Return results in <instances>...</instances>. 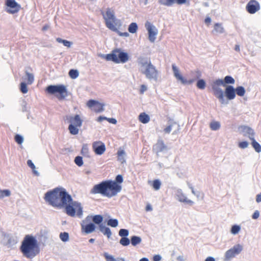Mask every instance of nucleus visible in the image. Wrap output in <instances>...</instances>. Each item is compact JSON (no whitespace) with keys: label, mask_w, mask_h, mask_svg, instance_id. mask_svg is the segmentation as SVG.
Returning a JSON list of instances; mask_svg holds the SVG:
<instances>
[{"label":"nucleus","mask_w":261,"mask_h":261,"mask_svg":"<svg viewBox=\"0 0 261 261\" xmlns=\"http://www.w3.org/2000/svg\"><path fill=\"white\" fill-rule=\"evenodd\" d=\"M63 44L65 46H66L67 47H70L71 45L72 44V42L66 40H64L63 42Z\"/></svg>","instance_id":"obj_59"},{"label":"nucleus","mask_w":261,"mask_h":261,"mask_svg":"<svg viewBox=\"0 0 261 261\" xmlns=\"http://www.w3.org/2000/svg\"><path fill=\"white\" fill-rule=\"evenodd\" d=\"M20 91L23 94H25L28 92V88L27 87V85L24 82H21L20 84Z\"/></svg>","instance_id":"obj_44"},{"label":"nucleus","mask_w":261,"mask_h":261,"mask_svg":"<svg viewBox=\"0 0 261 261\" xmlns=\"http://www.w3.org/2000/svg\"><path fill=\"white\" fill-rule=\"evenodd\" d=\"M162 259V257L160 255H155L153 257V261H160Z\"/></svg>","instance_id":"obj_63"},{"label":"nucleus","mask_w":261,"mask_h":261,"mask_svg":"<svg viewBox=\"0 0 261 261\" xmlns=\"http://www.w3.org/2000/svg\"><path fill=\"white\" fill-rule=\"evenodd\" d=\"M28 166L30 167L32 169H34L36 168L34 164L32 162V161L30 160H28L27 161Z\"/></svg>","instance_id":"obj_58"},{"label":"nucleus","mask_w":261,"mask_h":261,"mask_svg":"<svg viewBox=\"0 0 261 261\" xmlns=\"http://www.w3.org/2000/svg\"><path fill=\"white\" fill-rule=\"evenodd\" d=\"M119 235L121 238L127 237L129 235V231L126 229H120L118 232Z\"/></svg>","instance_id":"obj_47"},{"label":"nucleus","mask_w":261,"mask_h":261,"mask_svg":"<svg viewBox=\"0 0 261 261\" xmlns=\"http://www.w3.org/2000/svg\"><path fill=\"white\" fill-rule=\"evenodd\" d=\"M5 5L7 6L5 10L9 14L16 13L21 8V6L15 0H6Z\"/></svg>","instance_id":"obj_11"},{"label":"nucleus","mask_w":261,"mask_h":261,"mask_svg":"<svg viewBox=\"0 0 261 261\" xmlns=\"http://www.w3.org/2000/svg\"><path fill=\"white\" fill-rule=\"evenodd\" d=\"M235 88L231 85L227 86L225 87L224 91V98L228 101L234 99L236 97Z\"/></svg>","instance_id":"obj_16"},{"label":"nucleus","mask_w":261,"mask_h":261,"mask_svg":"<svg viewBox=\"0 0 261 261\" xmlns=\"http://www.w3.org/2000/svg\"><path fill=\"white\" fill-rule=\"evenodd\" d=\"M172 124H170L167 126L164 130L165 133L169 134L172 129Z\"/></svg>","instance_id":"obj_60"},{"label":"nucleus","mask_w":261,"mask_h":261,"mask_svg":"<svg viewBox=\"0 0 261 261\" xmlns=\"http://www.w3.org/2000/svg\"><path fill=\"white\" fill-rule=\"evenodd\" d=\"M103 256L107 261H116V258H115L113 256L109 254L107 252H105Z\"/></svg>","instance_id":"obj_53"},{"label":"nucleus","mask_w":261,"mask_h":261,"mask_svg":"<svg viewBox=\"0 0 261 261\" xmlns=\"http://www.w3.org/2000/svg\"><path fill=\"white\" fill-rule=\"evenodd\" d=\"M138 60L139 63L143 68H144L143 69L145 68L146 67H147L148 65L149 64V62H148L147 59L145 58H139Z\"/></svg>","instance_id":"obj_40"},{"label":"nucleus","mask_w":261,"mask_h":261,"mask_svg":"<svg viewBox=\"0 0 261 261\" xmlns=\"http://www.w3.org/2000/svg\"><path fill=\"white\" fill-rule=\"evenodd\" d=\"M107 225L112 227H116L118 225V221L116 219H110L107 221Z\"/></svg>","instance_id":"obj_39"},{"label":"nucleus","mask_w":261,"mask_h":261,"mask_svg":"<svg viewBox=\"0 0 261 261\" xmlns=\"http://www.w3.org/2000/svg\"><path fill=\"white\" fill-rule=\"evenodd\" d=\"M97 101H96L95 100L90 99L89 101H88L87 105L88 107L90 108H94L95 106L96 105V104L97 103Z\"/></svg>","instance_id":"obj_54"},{"label":"nucleus","mask_w":261,"mask_h":261,"mask_svg":"<svg viewBox=\"0 0 261 261\" xmlns=\"http://www.w3.org/2000/svg\"><path fill=\"white\" fill-rule=\"evenodd\" d=\"M66 120L70 124H73L80 127L82 125L83 120L81 119L80 116L78 114L72 116H66Z\"/></svg>","instance_id":"obj_18"},{"label":"nucleus","mask_w":261,"mask_h":261,"mask_svg":"<svg viewBox=\"0 0 261 261\" xmlns=\"http://www.w3.org/2000/svg\"><path fill=\"white\" fill-rule=\"evenodd\" d=\"M172 69L173 70V74L175 77L179 81L181 84L184 85H190L193 83L195 80L191 79L190 80H187L185 79L180 73L178 68L175 65V64H173L172 65Z\"/></svg>","instance_id":"obj_13"},{"label":"nucleus","mask_w":261,"mask_h":261,"mask_svg":"<svg viewBox=\"0 0 261 261\" xmlns=\"http://www.w3.org/2000/svg\"><path fill=\"white\" fill-rule=\"evenodd\" d=\"M119 243L123 246H127L130 243V239L127 237L121 238L120 240Z\"/></svg>","instance_id":"obj_42"},{"label":"nucleus","mask_w":261,"mask_h":261,"mask_svg":"<svg viewBox=\"0 0 261 261\" xmlns=\"http://www.w3.org/2000/svg\"><path fill=\"white\" fill-rule=\"evenodd\" d=\"M197 88L201 90H203L206 87V83L203 79H199L196 83Z\"/></svg>","instance_id":"obj_37"},{"label":"nucleus","mask_w":261,"mask_h":261,"mask_svg":"<svg viewBox=\"0 0 261 261\" xmlns=\"http://www.w3.org/2000/svg\"><path fill=\"white\" fill-rule=\"evenodd\" d=\"M167 150V146L165 144L164 141L161 139H159L156 143L153 146V150L156 153Z\"/></svg>","instance_id":"obj_20"},{"label":"nucleus","mask_w":261,"mask_h":261,"mask_svg":"<svg viewBox=\"0 0 261 261\" xmlns=\"http://www.w3.org/2000/svg\"><path fill=\"white\" fill-rule=\"evenodd\" d=\"M117 154L118 156V160L121 161V163H123L125 162L124 158H121V156H125V152L123 150H119L117 152Z\"/></svg>","instance_id":"obj_51"},{"label":"nucleus","mask_w":261,"mask_h":261,"mask_svg":"<svg viewBox=\"0 0 261 261\" xmlns=\"http://www.w3.org/2000/svg\"><path fill=\"white\" fill-rule=\"evenodd\" d=\"M175 195L176 199L180 202L187 203L190 205H192L194 203L191 200L187 199L181 189H177L176 191Z\"/></svg>","instance_id":"obj_21"},{"label":"nucleus","mask_w":261,"mask_h":261,"mask_svg":"<svg viewBox=\"0 0 261 261\" xmlns=\"http://www.w3.org/2000/svg\"><path fill=\"white\" fill-rule=\"evenodd\" d=\"M248 142L247 141H242L239 143V147L242 149H245L248 147Z\"/></svg>","instance_id":"obj_55"},{"label":"nucleus","mask_w":261,"mask_h":261,"mask_svg":"<svg viewBox=\"0 0 261 261\" xmlns=\"http://www.w3.org/2000/svg\"><path fill=\"white\" fill-rule=\"evenodd\" d=\"M81 154L85 157L89 158V151L87 144H84L81 149Z\"/></svg>","instance_id":"obj_32"},{"label":"nucleus","mask_w":261,"mask_h":261,"mask_svg":"<svg viewBox=\"0 0 261 261\" xmlns=\"http://www.w3.org/2000/svg\"><path fill=\"white\" fill-rule=\"evenodd\" d=\"M146 90H147V87L144 85H142L141 86L140 92L141 94H143Z\"/></svg>","instance_id":"obj_61"},{"label":"nucleus","mask_w":261,"mask_h":261,"mask_svg":"<svg viewBox=\"0 0 261 261\" xmlns=\"http://www.w3.org/2000/svg\"><path fill=\"white\" fill-rule=\"evenodd\" d=\"M187 185L189 187V188L191 190L192 193L195 195H196L197 197L199 196V192H197V193L195 192V191L194 189V188L193 187L192 185L189 182H187Z\"/></svg>","instance_id":"obj_56"},{"label":"nucleus","mask_w":261,"mask_h":261,"mask_svg":"<svg viewBox=\"0 0 261 261\" xmlns=\"http://www.w3.org/2000/svg\"><path fill=\"white\" fill-rule=\"evenodd\" d=\"M241 229V227L239 225H234L231 227L230 232L233 234H237L239 233Z\"/></svg>","instance_id":"obj_48"},{"label":"nucleus","mask_w":261,"mask_h":261,"mask_svg":"<svg viewBox=\"0 0 261 261\" xmlns=\"http://www.w3.org/2000/svg\"><path fill=\"white\" fill-rule=\"evenodd\" d=\"M46 91L51 94L58 93L59 96L58 98L59 100L65 99L68 95L67 88L63 85H49L47 87Z\"/></svg>","instance_id":"obj_6"},{"label":"nucleus","mask_w":261,"mask_h":261,"mask_svg":"<svg viewBox=\"0 0 261 261\" xmlns=\"http://www.w3.org/2000/svg\"><path fill=\"white\" fill-rule=\"evenodd\" d=\"M246 9L250 14H254L260 9L259 3L256 0H251L247 4Z\"/></svg>","instance_id":"obj_15"},{"label":"nucleus","mask_w":261,"mask_h":261,"mask_svg":"<svg viewBox=\"0 0 261 261\" xmlns=\"http://www.w3.org/2000/svg\"><path fill=\"white\" fill-rule=\"evenodd\" d=\"M90 217H91V221L92 220L93 221V223H94V224H97L98 225V226L101 224H103V223H102L103 220V217L102 215H90Z\"/></svg>","instance_id":"obj_25"},{"label":"nucleus","mask_w":261,"mask_h":261,"mask_svg":"<svg viewBox=\"0 0 261 261\" xmlns=\"http://www.w3.org/2000/svg\"><path fill=\"white\" fill-rule=\"evenodd\" d=\"M139 119L141 122L145 124L149 121L150 118L147 114L145 113H142L139 116Z\"/></svg>","instance_id":"obj_28"},{"label":"nucleus","mask_w":261,"mask_h":261,"mask_svg":"<svg viewBox=\"0 0 261 261\" xmlns=\"http://www.w3.org/2000/svg\"><path fill=\"white\" fill-rule=\"evenodd\" d=\"M79 126L73 125V124H70L68 126V129L69 133L72 135H75L78 134L79 132Z\"/></svg>","instance_id":"obj_29"},{"label":"nucleus","mask_w":261,"mask_h":261,"mask_svg":"<svg viewBox=\"0 0 261 261\" xmlns=\"http://www.w3.org/2000/svg\"><path fill=\"white\" fill-rule=\"evenodd\" d=\"M99 230L104 235L106 236L108 239L110 238L112 236V232L109 227H106L103 224L99 225Z\"/></svg>","instance_id":"obj_24"},{"label":"nucleus","mask_w":261,"mask_h":261,"mask_svg":"<svg viewBox=\"0 0 261 261\" xmlns=\"http://www.w3.org/2000/svg\"><path fill=\"white\" fill-rule=\"evenodd\" d=\"M59 236L60 239L64 242H66L69 240V234L68 232H61Z\"/></svg>","instance_id":"obj_45"},{"label":"nucleus","mask_w":261,"mask_h":261,"mask_svg":"<svg viewBox=\"0 0 261 261\" xmlns=\"http://www.w3.org/2000/svg\"><path fill=\"white\" fill-rule=\"evenodd\" d=\"M104 104L101 103L97 101V103L95 106L93 110L97 113H100L104 111Z\"/></svg>","instance_id":"obj_38"},{"label":"nucleus","mask_w":261,"mask_h":261,"mask_svg":"<svg viewBox=\"0 0 261 261\" xmlns=\"http://www.w3.org/2000/svg\"><path fill=\"white\" fill-rule=\"evenodd\" d=\"M240 129L242 133H243L244 136L248 137L250 140L254 138L255 133L254 130L250 127L248 126H241Z\"/></svg>","instance_id":"obj_22"},{"label":"nucleus","mask_w":261,"mask_h":261,"mask_svg":"<svg viewBox=\"0 0 261 261\" xmlns=\"http://www.w3.org/2000/svg\"><path fill=\"white\" fill-rule=\"evenodd\" d=\"M90 193L92 194H99L108 198H112L117 195L108 180L102 181L94 185L90 190Z\"/></svg>","instance_id":"obj_3"},{"label":"nucleus","mask_w":261,"mask_h":261,"mask_svg":"<svg viewBox=\"0 0 261 261\" xmlns=\"http://www.w3.org/2000/svg\"><path fill=\"white\" fill-rule=\"evenodd\" d=\"M140 71L145 74L146 77L150 81L156 82L158 79V71L155 67L149 61V64L145 68H141Z\"/></svg>","instance_id":"obj_7"},{"label":"nucleus","mask_w":261,"mask_h":261,"mask_svg":"<svg viewBox=\"0 0 261 261\" xmlns=\"http://www.w3.org/2000/svg\"><path fill=\"white\" fill-rule=\"evenodd\" d=\"M75 164L79 167H81L83 165V158L81 156H77L74 159Z\"/></svg>","instance_id":"obj_50"},{"label":"nucleus","mask_w":261,"mask_h":261,"mask_svg":"<svg viewBox=\"0 0 261 261\" xmlns=\"http://www.w3.org/2000/svg\"><path fill=\"white\" fill-rule=\"evenodd\" d=\"M259 216V212L258 210H256L253 215H252V218L253 219H257Z\"/></svg>","instance_id":"obj_57"},{"label":"nucleus","mask_w":261,"mask_h":261,"mask_svg":"<svg viewBox=\"0 0 261 261\" xmlns=\"http://www.w3.org/2000/svg\"><path fill=\"white\" fill-rule=\"evenodd\" d=\"M145 26L148 33L149 40L152 43L154 42L157 34L155 27L148 21L145 23Z\"/></svg>","instance_id":"obj_14"},{"label":"nucleus","mask_w":261,"mask_h":261,"mask_svg":"<svg viewBox=\"0 0 261 261\" xmlns=\"http://www.w3.org/2000/svg\"><path fill=\"white\" fill-rule=\"evenodd\" d=\"M100 56L107 61H111L115 63H125L129 59L128 54L123 51L120 48L115 49L111 53L102 54Z\"/></svg>","instance_id":"obj_4"},{"label":"nucleus","mask_w":261,"mask_h":261,"mask_svg":"<svg viewBox=\"0 0 261 261\" xmlns=\"http://www.w3.org/2000/svg\"><path fill=\"white\" fill-rule=\"evenodd\" d=\"M252 141L251 145L256 152L259 153L261 152V145L255 140L254 138L251 140Z\"/></svg>","instance_id":"obj_30"},{"label":"nucleus","mask_w":261,"mask_h":261,"mask_svg":"<svg viewBox=\"0 0 261 261\" xmlns=\"http://www.w3.org/2000/svg\"><path fill=\"white\" fill-rule=\"evenodd\" d=\"M210 127L213 130H217L221 127L220 123L218 121H213L210 123Z\"/></svg>","instance_id":"obj_36"},{"label":"nucleus","mask_w":261,"mask_h":261,"mask_svg":"<svg viewBox=\"0 0 261 261\" xmlns=\"http://www.w3.org/2000/svg\"><path fill=\"white\" fill-rule=\"evenodd\" d=\"M243 250V246L238 244L227 250L224 254V261H230L236 256L240 254Z\"/></svg>","instance_id":"obj_8"},{"label":"nucleus","mask_w":261,"mask_h":261,"mask_svg":"<svg viewBox=\"0 0 261 261\" xmlns=\"http://www.w3.org/2000/svg\"><path fill=\"white\" fill-rule=\"evenodd\" d=\"M108 180L116 194L117 195V194L119 193L122 189V186L120 185V184L122 183L123 181L122 175L121 174H118L116 176L114 180Z\"/></svg>","instance_id":"obj_12"},{"label":"nucleus","mask_w":261,"mask_h":261,"mask_svg":"<svg viewBox=\"0 0 261 261\" xmlns=\"http://www.w3.org/2000/svg\"><path fill=\"white\" fill-rule=\"evenodd\" d=\"M221 86H222V82L221 83L219 79L211 83V87L214 95L219 100L221 105H227L229 101L224 98V91L220 88Z\"/></svg>","instance_id":"obj_5"},{"label":"nucleus","mask_w":261,"mask_h":261,"mask_svg":"<svg viewBox=\"0 0 261 261\" xmlns=\"http://www.w3.org/2000/svg\"><path fill=\"white\" fill-rule=\"evenodd\" d=\"M14 139L15 142L18 144H21L23 141V137L19 134H17L15 136Z\"/></svg>","instance_id":"obj_52"},{"label":"nucleus","mask_w":261,"mask_h":261,"mask_svg":"<svg viewBox=\"0 0 261 261\" xmlns=\"http://www.w3.org/2000/svg\"><path fill=\"white\" fill-rule=\"evenodd\" d=\"M220 82H222V86L226 87L230 84H234L235 83V80L230 75H226L223 79H219Z\"/></svg>","instance_id":"obj_23"},{"label":"nucleus","mask_w":261,"mask_h":261,"mask_svg":"<svg viewBox=\"0 0 261 261\" xmlns=\"http://www.w3.org/2000/svg\"><path fill=\"white\" fill-rule=\"evenodd\" d=\"M26 77L25 80H27V83L31 85L34 81V76L33 73H29L28 71H25Z\"/></svg>","instance_id":"obj_31"},{"label":"nucleus","mask_w":261,"mask_h":261,"mask_svg":"<svg viewBox=\"0 0 261 261\" xmlns=\"http://www.w3.org/2000/svg\"><path fill=\"white\" fill-rule=\"evenodd\" d=\"M213 33L222 34L224 32V29L222 27V24L216 23L214 25V30L212 31Z\"/></svg>","instance_id":"obj_26"},{"label":"nucleus","mask_w":261,"mask_h":261,"mask_svg":"<svg viewBox=\"0 0 261 261\" xmlns=\"http://www.w3.org/2000/svg\"><path fill=\"white\" fill-rule=\"evenodd\" d=\"M44 199L50 205L58 208H65V212L69 216L74 217L77 209L76 215L81 218L83 214L81 203L73 201L71 196L63 188L57 187L47 191Z\"/></svg>","instance_id":"obj_1"},{"label":"nucleus","mask_w":261,"mask_h":261,"mask_svg":"<svg viewBox=\"0 0 261 261\" xmlns=\"http://www.w3.org/2000/svg\"><path fill=\"white\" fill-rule=\"evenodd\" d=\"M108 28L117 33L120 36V34H122V33L120 32L113 24H111L110 23H109V24H108Z\"/></svg>","instance_id":"obj_49"},{"label":"nucleus","mask_w":261,"mask_h":261,"mask_svg":"<svg viewBox=\"0 0 261 261\" xmlns=\"http://www.w3.org/2000/svg\"><path fill=\"white\" fill-rule=\"evenodd\" d=\"M20 250L25 257L33 258L40 252L37 240L32 236L27 235L21 242Z\"/></svg>","instance_id":"obj_2"},{"label":"nucleus","mask_w":261,"mask_h":261,"mask_svg":"<svg viewBox=\"0 0 261 261\" xmlns=\"http://www.w3.org/2000/svg\"><path fill=\"white\" fill-rule=\"evenodd\" d=\"M92 147L94 151L97 155H101L106 150L105 144L100 141L94 142Z\"/></svg>","instance_id":"obj_19"},{"label":"nucleus","mask_w":261,"mask_h":261,"mask_svg":"<svg viewBox=\"0 0 261 261\" xmlns=\"http://www.w3.org/2000/svg\"><path fill=\"white\" fill-rule=\"evenodd\" d=\"M1 243L8 248H13L18 243V239L11 234L3 233Z\"/></svg>","instance_id":"obj_9"},{"label":"nucleus","mask_w":261,"mask_h":261,"mask_svg":"<svg viewBox=\"0 0 261 261\" xmlns=\"http://www.w3.org/2000/svg\"><path fill=\"white\" fill-rule=\"evenodd\" d=\"M81 225L82 231L86 234H89L93 232L96 228L95 224L91 222V217L90 215L87 216L85 219L82 221Z\"/></svg>","instance_id":"obj_10"},{"label":"nucleus","mask_w":261,"mask_h":261,"mask_svg":"<svg viewBox=\"0 0 261 261\" xmlns=\"http://www.w3.org/2000/svg\"><path fill=\"white\" fill-rule=\"evenodd\" d=\"M79 75V72L76 69H70L69 71V76L72 79H75L78 77Z\"/></svg>","instance_id":"obj_41"},{"label":"nucleus","mask_w":261,"mask_h":261,"mask_svg":"<svg viewBox=\"0 0 261 261\" xmlns=\"http://www.w3.org/2000/svg\"><path fill=\"white\" fill-rule=\"evenodd\" d=\"M175 0H158L160 4L168 7L171 6L175 3Z\"/></svg>","instance_id":"obj_35"},{"label":"nucleus","mask_w":261,"mask_h":261,"mask_svg":"<svg viewBox=\"0 0 261 261\" xmlns=\"http://www.w3.org/2000/svg\"><path fill=\"white\" fill-rule=\"evenodd\" d=\"M11 195V192L9 190H1L0 189V199L5 197H8Z\"/></svg>","instance_id":"obj_43"},{"label":"nucleus","mask_w":261,"mask_h":261,"mask_svg":"<svg viewBox=\"0 0 261 261\" xmlns=\"http://www.w3.org/2000/svg\"><path fill=\"white\" fill-rule=\"evenodd\" d=\"M161 186V182L159 179H155L153 181L152 187L155 190H159L160 189Z\"/></svg>","instance_id":"obj_46"},{"label":"nucleus","mask_w":261,"mask_h":261,"mask_svg":"<svg viewBox=\"0 0 261 261\" xmlns=\"http://www.w3.org/2000/svg\"><path fill=\"white\" fill-rule=\"evenodd\" d=\"M256 201L257 203L261 202V193L256 195Z\"/></svg>","instance_id":"obj_64"},{"label":"nucleus","mask_w":261,"mask_h":261,"mask_svg":"<svg viewBox=\"0 0 261 261\" xmlns=\"http://www.w3.org/2000/svg\"><path fill=\"white\" fill-rule=\"evenodd\" d=\"M107 121L109 122H110L111 123H112V124H116L117 123L116 119H115V118H108Z\"/></svg>","instance_id":"obj_62"},{"label":"nucleus","mask_w":261,"mask_h":261,"mask_svg":"<svg viewBox=\"0 0 261 261\" xmlns=\"http://www.w3.org/2000/svg\"><path fill=\"white\" fill-rule=\"evenodd\" d=\"M235 90H236V95L237 94L239 96H243L245 94L246 90L243 86H238L235 88Z\"/></svg>","instance_id":"obj_33"},{"label":"nucleus","mask_w":261,"mask_h":261,"mask_svg":"<svg viewBox=\"0 0 261 261\" xmlns=\"http://www.w3.org/2000/svg\"><path fill=\"white\" fill-rule=\"evenodd\" d=\"M138 30V25L136 22L131 23L128 28V31L129 33L134 34Z\"/></svg>","instance_id":"obj_34"},{"label":"nucleus","mask_w":261,"mask_h":261,"mask_svg":"<svg viewBox=\"0 0 261 261\" xmlns=\"http://www.w3.org/2000/svg\"><path fill=\"white\" fill-rule=\"evenodd\" d=\"M142 241V239L140 237L137 236H133L130 237V243L134 246L140 244Z\"/></svg>","instance_id":"obj_27"},{"label":"nucleus","mask_w":261,"mask_h":261,"mask_svg":"<svg viewBox=\"0 0 261 261\" xmlns=\"http://www.w3.org/2000/svg\"><path fill=\"white\" fill-rule=\"evenodd\" d=\"M103 18L105 20L106 25L108 28V24H113L116 21V17L114 12L110 8H108L105 14H103Z\"/></svg>","instance_id":"obj_17"}]
</instances>
